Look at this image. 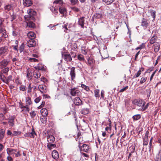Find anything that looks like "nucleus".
Listing matches in <instances>:
<instances>
[{"label":"nucleus","mask_w":161,"mask_h":161,"mask_svg":"<svg viewBox=\"0 0 161 161\" xmlns=\"http://www.w3.org/2000/svg\"><path fill=\"white\" fill-rule=\"evenodd\" d=\"M28 15L24 16L26 20L27 21H34L35 18L34 16L36 15V12L32 9H29L27 10Z\"/></svg>","instance_id":"nucleus-1"},{"label":"nucleus","mask_w":161,"mask_h":161,"mask_svg":"<svg viewBox=\"0 0 161 161\" xmlns=\"http://www.w3.org/2000/svg\"><path fill=\"white\" fill-rule=\"evenodd\" d=\"M80 93L81 92L77 88H74L71 89L70 94L72 96H79Z\"/></svg>","instance_id":"nucleus-2"},{"label":"nucleus","mask_w":161,"mask_h":161,"mask_svg":"<svg viewBox=\"0 0 161 161\" xmlns=\"http://www.w3.org/2000/svg\"><path fill=\"white\" fill-rule=\"evenodd\" d=\"M134 104L142 108L143 106L145 105V102L142 100H135L133 101Z\"/></svg>","instance_id":"nucleus-3"},{"label":"nucleus","mask_w":161,"mask_h":161,"mask_svg":"<svg viewBox=\"0 0 161 161\" xmlns=\"http://www.w3.org/2000/svg\"><path fill=\"white\" fill-rule=\"evenodd\" d=\"M39 90L42 94L46 93L47 91V87L45 85H40L38 86Z\"/></svg>","instance_id":"nucleus-4"},{"label":"nucleus","mask_w":161,"mask_h":161,"mask_svg":"<svg viewBox=\"0 0 161 161\" xmlns=\"http://www.w3.org/2000/svg\"><path fill=\"white\" fill-rule=\"evenodd\" d=\"M62 56L66 61L71 62L72 60L71 57L69 54L64 53L62 54Z\"/></svg>","instance_id":"nucleus-5"},{"label":"nucleus","mask_w":161,"mask_h":161,"mask_svg":"<svg viewBox=\"0 0 161 161\" xmlns=\"http://www.w3.org/2000/svg\"><path fill=\"white\" fill-rule=\"evenodd\" d=\"M36 44V42L34 39H29L27 42V45L29 47H34Z\"/></svg>","instance_id":"nucleus-6"},{"label":"nucleus","mask_w":161,"mask_h":161,"mask_svg":"<svg viewBox=\"0 0 161 161\" xmlns=\"http://www.w3.org/2000/svg\"><path fill=\"white\" fill-rule=\"evenodd\" d=\"M36 135V134L33 128L31 132L26 133L24 135V136L27 137L34 138Z\"/></svg>","instance_id":"nucleus-7"},{"label":"nucleus","mask_w":161,"mask_h":161,"mask_svg":"<svg viewBox=\"0 0 161 161\" xmlns=\"http://www.w3.org/2000/svg\"><path fill=\"white\" fill-rule=\"evenodd\" d=\"M75 68L74 67H72L70 68V75L71 76V79L73 80L75 78Z\"/></svg>","instance_id":"nucleus-8"},{"label":"nucleus","mask_w":161,"mask_h":161,"mask_svg":"<svg viewBox=\"0 0 161 161\" xmlns=\"http://www.w3.org/2000/svg\"><path fill=\"white\" fill-rule=\"evenodd\" d=\"M90 149V148L88 145L86 144H84L81 146V150L86 153H88Z\"/></svg>","instance_id":"nucleus-9"},{"label":"nucleus","mask_w":161,"mask_h":161,"mask_svg":"<svg viewBox=\"0 0 161 161\" xmlns=\"http://www.w3.org/2000/svg\"><path fill=\"white\" fill-rule=\"evenodd\" d=\"M8 47L6 46L2 47H1V55L4 56L8 53Z\"/></svg>","instance_id":"nucleus-10"},{"label":"nucleus","mask_w":161,"mask_h":161,"mask_svg":"<svg viewBox=\"0 0 161 161\" xmlns=\"http://www.w3.org/2000/svg\"><path fill=\"white\" fill-rule=\"evenodd\" d=\"M84 24L85 17H80L79 19L78 25H80L82 28H84Z\"/></svg>","instance_id":"nucleus-11"},{"label":"nucleus","mask_w":161,"mask_h":161,"mask_svg":"<svg viewBox=\"0 0 161 161\" xmlns=\"http://www.w3.org/2000/svg\"><path fill=\"white\" fill-rule=\"evenodd\" d=\"M149 134V132L148 131H147L145 136L143 137V145H147L148 143V136Z\"/></svg>","instance_id":"nucleus-12"},{"label":"nucleus","mask_w":161,"mask_h":161,"mask_svg":"<svg viewBox=\"0 0 161 161\" xmlns=\"http://www.w3.org/2000/svg\"><path fill=\"white\" fill-rule=\"evenodd\" d=\"M7 151L8 154L14 156H15V153L17 152V150L11 148H8L7 149Z\"/></svg>","instance_id":"nucleus-13"},{"label":"nucleus","mask_w":161,"mask_h":161,"mask_svg":"<svg viewBox=\"0 0 161 161\" xmlns=\"http://www.w3.org/2000/svg\"><path fill=\"white\" fill-rule=\"evenodd\" d=\"M74 103L76 105L82 104V101L79 97H76L73 100Z\"/></svg>","instance_id":"nucleus-14"},{"label":"nucleus","mask_w":161,"mask_h":161,"mask_svg":"<svg viewBox=\"0 0 161 161\" xmlns=\"http://www.w3.org/2000/svg\"><path fill=\"white\" fill-rule=\"evenodd\" d=\"M149 25L147 20L144 18H143L142 20L141 25L144 29H146Z\"/></svg>","instance_id":"nucleus-15"},{"label":"nucleus","mask_w":161,"mask_h":161,"mask_svg":"<svg viewBox=\"0 0 161 161\" xmlns=\"http://www.w3.org/2000/svg\"><path fill=\"white\" fill-rule=\"evenodd\" d=\"M47 138L48 143H53L55 141V138L53 135H48L47 136Z\"/></svg>","instance_id":"nucleus-16"},{"label":"nucleus","mask_w":161,"mask_h":161,"mask_svg":"<svg viewBox=\"0 0 161 161\" xmlns=\"http://www.w3.org/2000/svg\"><path fill=\"white\" fill-rule=\"evenodd\" d=\"M87 64L90 66L91 67H93V64L94 62V60L92 57H89L87 59Z\"/></svg>","instance_id":"nucleus-17"},{"label":"nucleus","mask_w":161,"mask_h":161,"mask_svg":"<svg viewBox=\"0 0 161 161\" xmlns=\"http://www.w3.org/2000/svg\"><path fill=\"white\" fill-rule=\"evenodd\" d=\"M32 2L31 0H23V4L25 6L29 7L32 4Z\"/></svg>","instance_id":"nucleus-18"},{"label":"nucleus","mask_w":161,"mask_h":161,"mask_svg":"<svg viewBox=\"0 0 161 161\" xmlns=\"http://www.w3.org/2000/svg\"><path fill=\"white\" fill-rule=\"evenodd\" d=\"M53 158L55 159H57L59 158V154L56 150H53L52 153Z\"/></svg>","instance_id":"nucleus-19"},{"label":"nucleus","mask_w":161,"mask_h":161,"mask_svg":"<svg viewBox=\"0 0 161 161\" xmlns=\"http://www.w3.org/2000/svg\"><path fill=\"white\" fill-rule=\"evenodd\" d=\"M34 68L38 70H45V68L44 67V65L41 64H38L37 66H35Z\"/></svg>","instance_id":"nucleus-20"},{"label":"nucleus","mask_w":161,"mask_h":161,"mask_svg":"<svg viewBox=\"0 0 161 161\" xmlns=\"http://www.w3.org/2000/svg\"><path fill=\"white\" fill-rule=\"evenodd\" d=\"M27 36L29 39H34L36 38V34L32 31H30L27 33Z\"/></svg>","instance_id":"nucleus-21"},{"label":"nucleus","mask_w":161,"mask_h":161,"mask_svg":"<svg viewBox=\"0 0 161 161\" xmlns=\"http://www.w3.org/2000/svg\"><path fill=\"white\" fill-rule=\"evenodd\" d=\"M40 112L42 116L44 117L47 116L48 114L47 110L45 108L42 109Z\"/></svg>","instance_id":"nucleus-22"},{"label":"nucleus","mask_w":161,"mask_h":161,"mask_svg":"<svg viewBox=\"0 0 161 161\" xmlns=\"http://www.w3.org/2000/svg\"><path fill=\"white\" fill-rule=\"evenodd\" d=\"M1 36L2 38H6L8 37V35L6 33V31L4 28H1Z\"/></svg>","instance_id":"nucleus-23"},{"label":"nucleus","mask_w":161,"mask_h":161,"mask_svg":"<svg viewBox=\"0 0 161 161\" xmlns=\"http://www.w3.org/2000/svg\"><path fill=\"white\" fill-rule=\"evenodd\" d=\"M157 37L156 36L153 35L150 40V43L151 44H153L154 43L157 39Z\"/></svg>","instance_id":"nucleus-24"},{"label":"nucleus","mask_w":161,"mask_h":161,"mask_svg":"<svg viewBox=\"0 0 161 161\" xmlns=\"http://www.w3.org/2000/svg\"><path fill=\"white\" fill-rule=\"evenodd\" d=\"M25 103L26 105H27L28 106L32 104V102L30 97H28L26 98Z\"/></svg>","instance_id":"nucleus-25"},{"label":"nucleus","mask_w":161,"mask_h":161,"mask_svg":"<svg viewBox=\"0 0 161 161\" xmlns=\"http://www.w3.org/2000/svg\"><path fill=\"white\" fill-rule=\"evenodd\" d=\"M81 51L82 53L83 54L86 55L87 54V50L86 46H82L81 47Z\"/></svg>","instance_id":"nucleus-26"},{"label":"nucleus","mask_w":161,"mask_h":161,"mask_svg":"<svg viewBox=\"0 0 161 161\" xmlns=\"http://www.w3.org/2000/svg\"><path fill=\"white\" fill-rule=\"evenodd\" d=\"M30 111V108L27 105H26L25 107L22 109L21 112L24 114H26L29 112Z\"/></svg>","instance_id":"nucleus-27"},{"label":"nucleus","mask_w":161,"mask_h":161,"mask_svg":"<svg viewBox=\"0 0 161 161\" xmlns=\"http://www.w3.org/2000/svg\"><path fill=\"white\" fill-rule=\"evenodd\" d=\"M160 45L158 43H156L154 45V50L155 52H157L159 49Z\"/></svg>","instance_id":"nucleus-28"},{"label":"nucleus","mask_w":161,"mask_h":161,"mask_svg":"<svg viewBox=\"0 0 161 161\" xmlns=\"http://www.w3.org/2000/svg\"><path fill=\"white\" fill-rule=\"evenodd\" d=\"M33 76L35 78L38 79L41 76V74L39 71H35L33 72Z\"/></svg>","instance_id":"nucleus-29"},{"label":"nucleus","mask_w":161,"mask_h":161,"mask_svg":"<svg viewBox=\"0 0 161 161\" xmlns=\"http://www.w3.org/2000/svg\"><path fill=\"white\" fill-rule=\"evenodd\" d=\"M80 112L82 114L86 115L88 114L89 113V110L87 108H84L82 109Z\"/></svg>","instance_id":"nucleus-30"},{"label":"nucleus","mask_w":161,"mask_h":161,"mask_svg":"<svg viewBox=\"0 0 161 161\" xmlns=\"http://www.w3.org/2000/svg\"><path fill=\"white\" fill-rule=\"evenodd\" d=\"M50 143H47V147L49 149L51 150L53 148L55 147L56 144H50Z\"/></svg>","instance_id":"nucleus-31"},{"label":"nucleus","mask_w":161,"mask_h":161,"mask_svg":"<svg viewBox=\"0 0 161 161\" xmlns=\"http://www.w3.org/2000/svg\"><path fill=\"white\" fill-rule=\"evenodd\" d=\"M3 75L1 74V80H2L4 82H9V81L10 80H11V78L12 77L11 76H9V79H7L6 80H5V79H3Z\"/></svg>","instance_id":"nucleus-32"},{"label":"nucleus","mask_w":161,"mask_h":161,"mask_svg":"<svg viewBox=\"0 0 161 161\" xmlns=\"http://www.w3.org/2000/svg\"><path fill=\"white\" fill-rule=\"evenodd\" d=\"M29 22L27 23L28 26L29 27L34 28L35 27V24L31 20L28 21Z\"/></svg>","instance_id":"nucleus-33"},{"label":"nucleus","mask_w":161,"mask_h":161,"mask_svg":"<svg viewBox=\"0 0 161 161\" xmlns=\"http://www.w3.org/2000/svg\"><path fill=\"white\" fill-rule=\"evenodd\" d=\"M114 0H103V2H104L106 4L109 5L112 3Z\"/></svg>","instance_id":"nucleus-34"},{"label":"nucleus","mask_w":161,"mask_h":161,"mask_svg":"<svg viewBox=\"0 0 161 161\" xmlns=\"http://www.w3.org/2000/svg\"><path fill=\"white\" fill-rule=\"evenodd\" d=\"M8 64V62L7 60H4L1 62V66L2 65L3 67H6L7 66Z\"/></svg>","instance_id":"nucleus-35"},{"label":"nucleus","mask_w":161,"mask_h":161,"mask_svg":"<svg viewBox=\"0 0 161 161\" xmlns=\"http://www.w3.org/2000/svg\"><path fill=\"white\" fill-rule=\"evenodd\" d=\"M59 11L62 14H64L66 13V10L64 8L60 7Z\"/></svg>","instance_id":"nucleus-36"},{"label":"nucleus","mask_w":161,"mask_h":161,"mask_svg":"<svg viewBox=\"0 0 161 161\" xmlns=\"http://www.w3.org/2000/svg\"><path fill=\"white\" fill-rule=\"evenodd\" d=\"M101 56L104 59L107 58L108 57V55L106 51H104L103 53H102Z\"/></svg>","instance_id":"nucleus-37"},{"label":"nucleus","mask_w":161,"mask_h":161,"mask_svg":"<svg viewBox=\"0 0 161 161\" xmlns=\"http://www.w3.org/2000/svg\"><path fill=\"white\" fill-rule=\"evenodd\" d=\"M4 9L7 12L8 11L12 9V6L11 5H7L4 7Z\"/></svg>","instance_id":"nucleus-38"},{"label":"nucleus","mask_w":161,"mask_h":161,"mask_svg":"<svg viewBox=\"0 0 161 161\" xmlns=\"http://www.w3.org/2000/svg\"><path fill=\"white\" fill-rule=\"evenodd\" d=\"M141 73H142V71L140 69L139 70L138 72H137V73H136L135 75H134L133 77V78H136L137 77H138L141 74Z\"/></svg>","instance_id":"nucleus-39"},{"label":"nucleus","mask_w":161,"mask_h":161,"mask_svg":"<svg viewBox=\"0 0 161 161\" xmlns=\"http://www.w3.org/2000/svg\"><path fill=\"white\" fill-rule=\"evenodd\" d=\"M78 59L80 61H83L85 60L84 56L81 54H79L77 56Z\"/></svg>","instance_id":"nucleus-40"},{"label":"nucleus","mask_w":161,"mask_h":161,"mask_svg":"<svg viewBox=\"0 0 161 161\" xmlns=\"http://www.w3.org/2000/svg\"><path fill=\"white\" fill-rule=\"evenodd\" d=\"M145 43H143L141 45H140L139 47H137L136 49L137 50L138 49H143L145 47Z\"/></svg>","instance_id":"nucleus-41"},{"label":"nucleus","mask_w":161,"mask_h":161,"mask_svg":"<svg viewBox=\"0 0 161 161\" xmlns=\"http://www.w3.org/2000/svg\"><path fill=\"white\" fill-rule=\"evenodd\" d=\"M141 116L140 114H136L133 116L132 118L134 120H137L140 119Z\"/></svg>","instance_id":"nucleus-42"},{"label":"nucleus","mask_w":161,"mask_h":161,"mask_svg":"<svg viewBox=\"0 0 161 161\" xmlns=\"http://www.w3.org/2000/svg\"><path fill=\"white\" fill-rule=\"evenodd\" d=\"M81 87L86 91L88 92L90 90L89 87L84 84H82L81 85Z\"/></svg>","instance_id":"nucleus-43"},{"label":"nucleus","mask_w":161,"mask_h":161,"mask_svg":"<svg viewBox=\"0 0 161 161\" xmlns=\"http://www.w3.org/2000/svg\"><path fill=\"white\" fill-rule=\"evenodd\" d=\"M95 96L96 97H99V90L96 89L94 90Z\"/></svg>","instance_id":"nucleus-44"},{"label":"nucleus","mask_w":161,"mask_h":161,"mask_svg":"<svg viewBox=\"0 0 161 161\" xmlns=\"http://www.w3.org/2000/svg\"><path fill=\"white\" fill-rule=\"evenodd\" d=\"M27 78L28 80H30L32 78V74L31 72H28L27 74Z\"/></svg>","instance_id":"nucleus-45"},{"label":"nucleus","mask_w":161,"mask_h":161,"mask_svg":"<svg viewBox=\"0 0 161 161\" xmlns=\"http://www.w3.org/2000/svg\"><path fill=\"white\" fill-rule=\"evenodd\" d=\"M9 70V68L8 67H6L2 70L1 71L3 73L7 75L8 72Z\"/></svg>","instance_id":"nucleus-46"},{"label":"nucleus","mask_w":161,"mask_h":161,"mask_svg":"<svg viewBox=\"0 0 161 161\" xmlns=\"http://www.w3.org/2000/svg\"><path fill=\"white\" fill-rule=\"evenodd\" d=\"M31 118H33L36 116V113L35 111H32L30 113Z\"/></svg>","instance_id":"nucleus-47"},{"label":"nucleus","mask_w":161,"mask_h":161,"mask_svg":"<svg viewBox=\"0 0 161 161\" xmlns=\"http://www.w3.org/2000/svg\"><path fill=\"white\" fill-rule=\"evenodd\" d=\"M150 13L151 14V15L152 17H153V18H154L156 16V12L155 11L153 10H150Z\"/></svg>","instance_id":"nucleus-48"},{"label":"nucleus","mask_w":161,"mask_h":161,"mask_svg":"<svg viewBox=\"0 0 161 161\" xmlns=\"http://www.w3.org/2000/svg\"><path fill=\"white\" fill-rule=\"evenodd\" d=\"M21 133V132L20 131H14L13 132L12 136H16L19 135Z\"/></svg>","instance_id":"nucleus-49"},{"label":"nucleus","mask_w":161,"mask_h":161,"mask_svg":"<svg viewBox=\"0 0 161 161\" xmlns=\"http://www.w3.org/2000/svg\"><path fill=\"white\" fill-rule=\"evenodd\" d=\"M50 10L52 11L53 13H54V14L58 13V12L56 9L53 6H51L50 7Z\"/></svg>","instance_id":"nucleus-50"},{"label":"nucleus","mask_w":161,"mask_h":161,"mask_svg":"<svg viewBox=\"0 0 161 161\" xmlns=\"http://www.w3.org/2000/svg\"><path fill=\"white\" fill-rule=\"evenodd\" d=\"M147 80V77H142L141 79L140 82L141 84H143Z\"/></svg>","instance_id":"nucleus-51"},{"label":"nucleus","mask_w":161,"mask_h":161,"mask_svg":"<svg viewBox=\"0 0 161 161\" xmlns=\"http://www.w3.org/2000/svg\"><path fill=\"white\" fill-rule=\"evenodd\" d=\"M63 3V1L61 0H57L55 1L53 3L55 4H59V5H61Z\"/></svg>","instance_id":"nucleus-52"},{"label":"nucleus","mask_w":161,"mask_h":161,"mask_svg":"<svg viewBox=\"0 0 161 161\" xmlns=\"http://www.w3.org/2000/svg\"><path fill=\"white\" fill-rule=\"evenodd\" d=\"M42 99V97H36V98L34 100V102L37 103H38Z\"/></svg>","instance_id":"nucleus-53"},{"label":"nucleus","mask_w":161,"mask_h":161,"mask_svg":"<svg viewBox=\"0 0 161 161\" xmlns=\"http://www.w3.org/2000/svg\"><path fill=\"white\" fill-rule=\"evenodd\" d=\"M155 160L161 161V154L159 152L158 155L156 156V159Z\"/></svg>","instance_id":"nucleus-54"},{"label":"nucleus","mask_w":161,"mask_h":161,"mask_svg":"<svg viewBox=\"0 0 161 161\" xmlns=\"http://www.w3.org/2000/svg\"><path fill=\"white\" fill-rule=\"evenodd\" d=\"M28 60L31 62H38V60L37 59H36L35 58H30L28 59Z\"/></svg>","instance_id":"nucleus-55"},{"label":"nucleus","mask_w":161,"mask_h":161,"mask_svg":"<svg viewBox=\"0 0 161 161\" xmlns=\"http://www.w3.org/2000/svg\"><path fill=\"white\" fill-rule=\"evenodd\" d=\"M149 105V103H147L146 105H144L143 106L142 108H141V110L142 111H144L147 109Z\"/></svg>","instance_id":"nucleus-56"},{"label":"nucleus","mask_w":161,"mask_h":161,"mask_svg":"<svg viewBox=\"0 0 161 161\" xmlns=\"http://www.w3.org/2000/svg\"><path fill=\"white\" fill-rule=\"evenodd\" d=\"M5 133V130L3 129L1 130V139L3 137Z\"/></svg>","instance_id":"nucleus-57"},{"label":"nucleus","mask_w":161,"mask_h":161,"mask_svg":"<svg viewBox=\"0 0 161 161\" xmlns=\"http://www.w3.org/2000/svg\"><path fill=\"white\" fill-rule=\"evenodd\" d=\"M2 109V111H3V113L4 114L6 113V112L8 111V108L7 107H5V108H1V109Z\"/></svg>","instance_id":"nucleus-58"},{"label":"nucleus","mask_w":161,"mask_h":161,"mask_svg":"<svg viewBox=\"0 0 161 161\" xmlns=\"http://www.w3.org/2000/svg\"><path fill=\"white\" fill-rule=\"evenodd\" d=\"M94 16L97 18H100L102 17V14H101L96 13L94 15Z\"/></svg>","instance_id":"nucleus-59"},{"label":"nucleus","mask_w":161,"mask_h":161,"mask_svg":"<svg viewBox=\"0 0 161 161\" xmlns=\"http://www.w3.org/2000/svg\"><path fill=\"white\" fill-rule=\"evenodd\" d=\"M32 90V87L31 86V84H29V86H28L27 88V92L28 93H30L31 92Z\"/></svg>","instance_id":"nucleus-60"},{"label":"nucleus","mask_w":161,"mask_h":161,"mask_svg":"<svg viewBox=\"0 0 161 161\" xmlns=\"http://www.w3.org/2000/svg\"><path fill=\"white\" fill-rule=\"evenodd\" d=\"M15 82L18 85H20L21 84V82L19 80L18 78H16L15 80Z\"/></svg>","instance_id":"nucleus-61"},{"label":"nucleus","mask_w":161,"mask_h":161,"mask_svg":"<svg viewBox=\"0 0 161 161\" xmlns=\"http://www.w3.org/2000/svg\"><path fill=\"white\" fill-rule=\"evenodd\" d=\"M14 121L10 120H9L8 122L10 125L13 126H14Z\"/></svg>","instance_id":"nucleus-62"},{"label":"nucleus","mask_w":161,"mask_h":161,"mask_svg":"<svg viewBox=\"0 0 161 161\" xmlns=\"http://www.w3.org/2000/svg\"><path fill=\"white\" fill-rule=\"evenodd\" d=\"M19 90L21 91H24L25 90V86L22 85L19 87Z\"/></svg>","instance_id":"nucleus-63"},{"label":"nucleus","mask_w":161,"mask_h":161,"mask_svg":"<svg viewBox=\"0 0 161 161\" xmlns=\"http://www.w3.org/2000/svg\"><path fill=\"white\" fill-rule=\"evenodd\" d=\"M21 155V154L20 153V152L18 151H17V152L15 153V157H18L19 156H20Z\"/></svg>","instance_id":"nucleus-64"}]
</instances>
